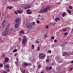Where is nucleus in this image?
I'll list each match as a JSON object with an SVG mask.
<instances>
[{"mask_svg": "<svg viewBox=\"0 0 73 73\" xmlns=\"http://www.w3.org/2000/svg\"><path fill=\"white\" fill-rule=\"evenodd\" d=\"M50 8V7H46L44 9L42 10H41L39 11H38V13H45L47 12L48 9H49Z\"/></svg>", "mask_w": 73, "mask_h": 73, "instance_id": "f257e3e1", "label": "nucleus"}, {"mask_svg": "<svg viewBox=\"0 0 73 73\" xmlns=\"http://www.w3.org/2000/svg\"><path fill=\"white\" fill-rule=\"evenodd\" d=\"M23 39L22 40V44L23 45L25 46V45H26L27 43L26 42L27 41V38L26 36H23Z\"/></svg>", "mask_w": 73, "mask_h": 73, "instance_id": "f03ea898", "label": "nucleus"}, {"mask_svg": "<svg viewBox=\"0 0 73 73\" xmlns=\"http://www.w3.org/2000/svg\"><path fill=\"white\" fill-rule=\"evenodd\" d=\"M9 29L7 28L5 30V31H3L2 32V34L3 36H7V33L9 32Z\"/></svg>", "mask_w": 73, "mask_h": 73, "instance_id": "7ed1b4c3", "label": "nucleus"}, {"mask_svg": "<svg viewBox=\"0 0 73 73\" xmlns=\"http://www.w3.org/2000/svg\"><path fill=\"white\" fill-rule=\"evenodd\" d=\"M32 24L31 23H26V27L28 28V29H31L33 27L32 26Z\"/></svg>", "mask_w": 73, "mask_h": 73, "instance_id": "20e7f679", "label": "nucleus"}, {"mask_svg": "<svg viewBox=\"0 0 73 73\" xmlns=\"http://www.w3.org/2000/svg\"><path fill=\"white\" fill-rule=\"evenodd\" d=\"M39 57L40 59H41L42 60L44 59L45 57H46V55L43 54H42V53L41 54L40 53H39Z\"/></svg>", "mask_w": 73, "mask_h": 73, "instance_id": "39448f33", "label": "nucleus"}, {"mask_svg": "<svg viewBox=\"0 0 73 73\" xmlns=\"http://www.w3.org/2000/svg\"><path fill=\"white\" fill-rule=\"evenodd\" d=\"M25 34L24 31L22 29L21 31H19V35H23Z\"/></svg>", "mask_w": 73, "mask_h": 73, "instance_id": "423d86ee", "label": "nucleus"}, {"mask_svg": "<svg viewBox=\"0 0 73 73\" xmlns=\"http://www.w3.org/2000/svg\"><path fill=\"white\" fill-rule=\"evenodd\" d=\"M61 19L59 17H57L55 19V21H56V22H58L59 21H60Z\"/></svg>", "mask_w": 73, "mask_h": 73, "instance_id": "0eeeda50", "label": "nucleus"}, {"mask_svg": "<svg viewBox=\"0 0 73 73\" xmlns=\"http://www.w3.org/2000/svg\"><path fill=\"white\" fill-rule=\"evenodd\" d=\"M63 56H68L69 55L68 54V53H67L66 52H64L63 53Z\"/></svg>", "mask_w": 73, "mask_h": 73, "instance_id": "6e6552de", "label": "nucleus"}, {"mask_svg": "<svg viewBox=\"0 0 73 73\" xmlns=\"http://www.w3.org/2000/svg\"><path fill=\"white\" fill-rule=\"evenodd\" d=\"M5 60H4V62H8L9 60V58L7 57L5 58Z\"/></svg>", "mask_w": 73, "mask_h": 73, "instance_id": "1a4fd4ad", "label": "nucleus"}, {"mask_svg": "<svg viewBox=\"0 0 73 73\" xmlns=\"http://www.w3.org/2000/svg\"><path fill=\"white\" fill-rule=\"evenodd\" d=\"M13 30H14V29H13V28H11L10 29V31L9 32V34H11L12 32H13Z\"/></svg>", "mask_w": 73, "mask_h": 73, "instance_id": "9d476101", "label": "nucleus"}, {"mask_svg": "<svg viewBox=\"0 0 73 73\" xmlns=\"http://www.w3.org/2000/svg\"><path fill=\"white\" fill-rule=\"evenodd\" d=\"M23 64L25 66H29V64L27 62H24L23 63Z\"/></svg>", "mask_w": 73, "mask_h": 73, "instance_id": "9b49d317", "label": "nucleus"}, {"mask_svg": "<svg viewBox=\"0 0 73 73\" xmlns=\"http://www.w3.org/2000/svg\"><path fill=\"white\" fill-rule=\"evenodd\" d=\"M19 25L17 24H15V27L16 29H17L19 28Z\"/></svg>", "mask_w": 73, "mask_h": 73, "instance_id": "f8f14e48", "label": "nucleus"}, {"mask_svg": "<svg viewBox=\"0 0 73 73\" xmlns=\"http://www.w3.org/2000/svg\"><path fill=\"white\" fill-rule=\"evenodd\" d=\"M31 8V6L29 5H27L24 7L25 9H29Z\"/></svg>", "mask_w": 73, "mask_h": 73, "instance_id": "ddd939ff", "label": "nucleus"}, {"mask_svg": "<svg viewBox=\"0 0 73 73\" xmlns=\"http://www.w3.org/2000/svg\"><path fill=\"white\" fill-rule=\"evenodd\" d=\"M1 24L3 26H4V25H5V20H4L3 21V22Z\"/></svg>", "mask_w": 73, "mask_h": 73, "instance_id": "4468645a", "label": "nucleus"}, {"mask_svg": "<svg viewBox=\"0 0 73 73\" xmlns=\"http://www.w3.org/2000/svg\"><path fill=\"white\" fill-rule=\"evenodd\" d=\"M17 12H18V13H21V14H22V13L23 12L22 10H18L17 11Z\"/></svg>", "mask_w": 73, "mask_h": 73, "instance_id": "2eb2a0df", "label": "nucleus"}, {"mask_svg": "<svg viewBox=\"0 0 73 73\" xmlns=\"http://www.w3.org/2000/svg\"><path fill=\"white\" fill-rule=\"evenodd\" d=\"M23 73H29L28 71H25V69H23L22 70Z\"/></svg>", "mask_w": 73, "mask_h": 73, "instance_id": "dca6fc26", "label": "nucleus"}, {"mask_svg": "<svg viewBox=\"0 0 73 73\" xmlns=\"http://www.w3.org/2000/svg\"><path fill=\"white\" fill-rule=\"evenodd\" d=\"M16 23H18L20 21V19L19 18H16L15 20Z\"/></svg>", "mask_w": 73, "mask_h": 73, "instance_id": "f3484780", "label": "nucleus"}, {"mask_svg": "<svg viewBox=\"0 0 73 73\" xmlns=\"http://www.w3.org/2000/svg\"><path fill=\"white\" fill-rule=\"evenodd\" d=\"M32 11H29L27 12V14H28V15H30L31 14H32Z\"/></svg>", "mask_w": 73, "mask_h": 73, "instance_id": "a211bd4d", "label": "nucleus"}, {"mask_svg": "<svg viewBox=\"0 0 73 73\" xmlns=\"http://www.w3.org/2000/svg\"><path fill=\"white\" fill-rule=\"evenodd\" d=\"M13 7L9 6V7H8L6 8V9H8L9 8L10 9H11Z\"/></svg>", "mask_w": 73, "mask_h": 73, "instance_id": "6ab92c4d", "label": "nucleus"}, {"mask_svg": "<svg viewBox=\"0 0 73 73\" xmlns=\"http://www.w3.org/2000/svg\"><path fill=\"white\" fill-rule=\"evenodd\" d=\"M65 14H66V12H64L62 15V17H65Z\"/></svg>", "mask_w": 73, "mask_h": 73, "instance_id": "aec40b11", "label": "nucleus"}, {"mask_svg": "<svg viewBox=\"0 0 73 73\" xmlns=\"http://www.w3.org/2000/svg\"><path fill=\"white\" fill-rule=\"evenodd\" d=\"M62 31L63 32H66V28L63 29Z\"/></svg>", "mask_w": 73, "mask_h": 73, "instance_id": "412c9836", "label": "nucleus"}, {"mask_svg": "<svg viewBox=\"0 0 73 73\" xmlns=\"http://www.w3.org/2000/svg\"><path fill=\"white\" fill-rule=\"evenodd\" d=\"M40 47L39 46H38L37 48V49L36 50V52H37V51H39V50H40Z\"/></svg>", "mask_w": 73, "mask_h": 73, "instance_id": "4be33fe9", "label": "nucleus"}, {"mask_svg": "<svg viewBox=\"0 0 73 73\" xmlns=\"http://www.w3.org/2000/svg\"><path fill=\"white\" fill-rule=\"evenodd\" d=\"M17 51V49L15 48L14 50L13 51V52H16Z\"/></svg>", "mask_w": 73, "mask_h": 73, "instance_id": "5701e85b", "label": "nucleus"}, {"mask_svg": "<svg viewBox=\"0 0 73 73\" xmlns=\"http://www.w3.org/2000/svg\"><path fill=\"white\" fill-rule=\"evenodd\" d=\"M68 35V33L67 32H65L64 34V36H67Z\"/></svg>", "mask_w": 73, "mask_h": 73, "instance_id": "b1692460", "label": "nucleus"}, {"mask_svg": "<svg viewBox=\"0 0 73 73\" xmlns=\"http://www.w3.org/2000/svg\"><path fill=\"white\" fill-rule=\"evenodd\" d=\"M41 67V65L40 64H39L38 67V68H40Z\"/></svg>", "mask_w": 73, "mask_h": 73, "instance_id": "393cba45", "label": "nucleus"}, {"mask_svg": "<svg viewBox=\"0 0 73 73\" xmlns=\"http://www.w3.org/2000/svg\"><path fill=\"white\" fill-rule=\"evenodd\" d=\"M32 48L33 49H34L35 48V45L33 44L32 45Z\"/></svg>", "mask_w": 73, "mask_h": 73, "instance_id": "a878e982", "label": "nucleus"}, {"mask_svg": "<svg viewBox=\"0 0 73 73\" xmlns=\"http://www.w3.org/2000/svg\"><path fill=\"white\" fill-rule=\"evenodd\" d=\"M57 73H61V70H59L58 71H57L56 72Z\"/></svg>", "mask_w": 73, "mask_h": 73, "instance_id": "bb28decb", "label": "nucleus"}, {"mask_svg": "<svg viewBox=\"0 0 73 73\" xmlns=\"http://www.w3.org/2000/svg\"><path fill=\"white\" fill-rule=\"evenodd\" d=\"M5 67L6 68H7V69H9V66H8V65H6L5 66Z\"/></svg>", "mask_w": 73, "mask_h": 73, "instance_id": "cd10ccee", "label": "nucleus"}, {"mask_svg": "<svg viewBox=\"0 0 73 73\" xmlns=\"http://www.w3.org/2000/svg\"><path fill=\"white\" fill-rule=\"evenodd\" d=\"M32 25L34 26L35 25V24H36V22H33L32 23Z\"/></svg>", "mask_w": 73, "mask_h": 73, "instance_id": "c85d7f7f", "label": "nucleus"}, {"mask_svg": "<svg viewBox=\"0 0 73 73\" xmlns=\"http://www.w3.org/2000/svg\"><path fill=\"white\" fill-rule=\"evenodd\" d=\"M69 8H70V9H72V8H73V7H72V6H69Z\"/></svg>", "mask_w": 73, "mask_h": 73, "instance_id": "c756f323", "label": "nucleus"}, {"mask_svg": "<svg viewBox=\"0 0 73 73\" xmlns=\"http://www.w3.org/2000/svg\"><path fill=\"white\" fill-rule=\"evenodd\" d=\"M67 11L69 13H71V11L69 10H68Z\"/></svg>", "mask_w": 73, "mask_h": 73, "instance_id": "7c9ffc66", "label": "nucleus"}, {"mask_svg": "<svg viewBox=\"0 0 73 73\" xmlns=\"http://www.w3.org/2000/svg\"><path fill=\"white\" fill-rule=\"evenodd\" d=\"M49 70H51L52 69V67L50 66H49Z\"/></svg>", "mask_w": 73, "mask_h": 73, "instance_id": "2f4dec72", "label": "nucleus"}, {"mask_svg": "<svg viewBox=\"0 0 73 73\" xmlns=\"http://www.w3.org/2000/svg\"><path fill=\"white\" fill-rule=\"evenodd\" d=\"M49 70V67L47 66L46 67V70Z\"/></svg>", "mask_w": 73, "mask_h": 73, "instance_id": "473e14b6", "label": "nucleus"}, {"mask_svg": "<svg viewBox=\"0 0 73 73\" xmlns=\"http://www.w3.org/2000/svg\"><path fill=\"white\" fill-rule=\"evenodd\" d=\"M46 61L47 62H48V63L49 62V60L48 59H46Z\"/></svg>", "mask_w": 73, "mask_h": 73, "instance_id": "72a5a7b5", "label": "nucleus"}, {"mask_svg": "<svg viewBox=\"0 0 73 73\" xmlns=\"http://www.w3.org/2000/svg\"><path fill=\"white\" fill-rule=\"evenodd\" d=\"M45 27L46 29H48L49 28V26L46 25L45 26Z\"/></svg>", "mask_w": 73, "mask_h": 73, "instance_id": "f704fd0d", "label": "nucleus"}, {"mask_svg": "<svg viewBox=\"0 0 73 73\" xmlns=\"http://www.w3.org/2000/svg\"><path fill=\"white\" fill-rule=\"evenodd\" d=\"M15 15H18V13H17V11H15Z\"/></svg>", "mask_w": 73, "mask_h": 73, "instance_id": "c9c22d12", "label": "nucleus"}, {"mask_svg": "<svg viewBox=\"0 0 73 73\" xmlns=\"http://www.w3.org/2000/svg\"><path fill=\"white\" fill-rule=\"evenodd\" d=\"M36 42L37 44H38L39 43V42L38 41V40H36Z\"/></svg>", "mask_w": 73, "mask_h": 73, "instance_id": "e433bc0d", "label": "nucleus"}, {"mask_svg": "<svg viewBox=\"0 0 73 73\" xmlns=\"http://www.w3.org/2000/svg\"><path fill=\"white\" fill-rule=\"evenodd\" d=\"M51 38L52 39H54V36H51Z\"/></svg>", "mask_w": 73, "mask_h": 73, "instance_id": "4c0bfd02", "label": "nucleus"}, {"mask_svg": "<svg viewBox=\"0 0 73 73\" xmlns=\"http://www.w3.org/2000/svg\"><path fill=\"white\" fill-rule=\"evenodd\" d=\"M9 71H10V70H9L8 69H7V72H9Z\"/></svg>", "mask_w": 73, "mask_h": 73, "instance_id": "58836bf2", "label": "nucleus"}, {"mask_svg": "<svg viewBox=\"0 0 73 73\" xmlns=\"http://www.w3.org/2000/svg\"><path fill=\"white\" fill-rule=\"evenodd\" d=\"M48 52H49V53H52V51H51V50H48Z\"/></svg>", "mask_w": 73, "mask_h": 73, "instance_id": "ea45409f", "label": "nucleus"}, {"mask_svg": "<svg viewBox=\"0 0 73 73\" xmlns=\"http://www.w3.org/2000/svg\"><path fill=\"white\" fill-rule=\"evenodd\" d=\"M3 66V64L1 63L0 64V67H2Z\"/></svg>", "mask_w": 73, "mask_h": 73, "instance_id": "a19ab883", "label": "nucleus"}, {"mask_svg": "<svg viewBox=\"0 0 73 73\" xmlns=\"http://www.w3.org/2000/svg\"><path fill=\"white\" fill-rule=\"evenodd\" d=\"M54 42H57V40L56 39H55L54 40Z\"/></svg>", "mask_w": 73, "mask_h": 73, "instance_id": "79ce46f5", "label": "nucleus"}, {"mask_svg": "<svg viewBox=\"0 0 73 73\" xmlns=\"http://www.w3.org/2000/svg\"><path fill=\"white\" fill-rule=\"evenodd\" d=\"M17 53H15L14 54V56L15 57H16V56H17Z\"/></svg>", "mask_w": 73, "mask_h": 73, "instance_id": "37998d69", "label": "nucleus"}, {"mask_svg": "<svg viewBox=\"0 0 73 73\" xmlns=\"http://www.w3.org/2000/svg\"><path fill=\"white\" fill-rule=\"evenodd\" d=\"M36 23L37 24H39V23H40V21H36Z\"/></svg>", "mask_w": 73, "mask_h": 73, "instance_id": "c03bdc74", "label": "nucleus"}, {"mask_svg": "<svg viewBox=\"0 0 73 73\" xmlns=\"http://www.w3.org/2000/svg\"><path fill=\"white\" fill-rule=\"evenodd\" d=\"M70 70H73V68L72 67H70Z\"/></svg>", "mask_w": 73, "mask_h": 73, "instance_id": "a18cd8bd", "label": "nucleus"}, {"mask_svg": "<svg viewBox=\"0 0 73 73\" xmlns=\"http://www.w3.org/2000/svg\"><path fill=\"white\" fill-rule=\"evenodd\" d=\"M30 10H31L30 9H28L27 10V12H29L30 11Z\"/></svg>", "mask_w": 73, "mask_h": 73, "instance_id": "49530a36", "label": "nucleus"}, {"mask_svg": "<svg viewBox=\"0 0 73 73\" xmlns=\"http://www.w3.org/2000/svg\"><path fill=\"white\" fill-rule=\"evenodd\" d=\"M19 41H21V38H19Z\"/></svg>", "mask_w": 73, "mask_h": 73, "instance_id": "de8ad7c7", "label": "nucleus"}, {"mask_svg": "<svg viewBox=\"0 0 73 73\" xmlns=\"http://www.w3.org/2000/svg\"><path fill=\"white\" fill-rule=\"evenodd\" d=\"M27 33H29L30 32V30L27 31Z\"/></svg>", "mask_w": 73, "mask_h": 73, "instance_id": "09e8293b", "label": "nucleus"}, {"mask_svg": "<svg viewBox=\"0 0 73 73\" xmlns=\"http://www.w3.org/2000/svg\"><path fill=\"white\" fill-rule=\"evenodd\" d=\"M56 24V23H54V24H52L53 25H54V26L55 24Z\"/></svg>", "mask_w": 73, "mask_h": 73, "instance_id": "8fccbe9b", "label": "nucleus"}, {"mask_svg": "<svg viewBox=\"0 0 73 73\" xmlns=\"http://www.w3.org/2000/svg\"><path fill=\"white\" fill-rule=\"evenodd\" d=\"M15 64H18V62H15Z\"/></svg>", "mask_w": 73, "mask_h": 73, "instance_id": "3c124183", "label": "nucleus"}, {"mask_svg": "<svg viewBox=\"0 0 73 73\" xmlns=\"http://www.w3.org/2000/svg\"><path fill=\"white\" fill-rule=\"evenodd\" d=\"M47 36H48V35H45V37H47Z\"/></svg>", "mask_w": 73, "mask_h": 73, "instance_id": "603ef678", "label": "nucleus"}, {"mask_svg": "<svg viewBox=\"0 0 73 73\" xmlns=\"http://www.w3.org/2000/svg\"><path fill=\"white\" fill-rule=\"evenodd\" d=\"M16 60L17 61H19V58H16Z\"/></svg>", "mask_w": 73, "mask_h": 73, "instance_id": "864d4df0", "label": "nucleus"}, {"mask_svg": "<svg viewBox=\"0 0 73 73\" xmlns=\"http://www.w3.org/2000/svg\"><path fill=\"white\" fill-rule=\"evenodd\" d=\"M3 56V58H4V57H5V55L4 54Z\"/></svg>", "mask_w": 73, "mask_h": 73, "instance_id": "5fc2aeb1", "label": "nucleus"}, {"mask_svg": "<svg viewBox=\"0 0 73 73\" xmlns=\"http://www.w3.org/2000/svg\"><path fill=\"white\" fill-rule=\"evenodd\" d=\"M3 73H7V72H6L5 71H4V72H3Z\"/></svg>", "mask_w": 73, "mask_h": 73, "instance_id": "6e6d98bb", "label": "nucleus"}, {"mask_svg": "<svg viewBox=\"0 0 73 73\" xmlns=\"http://www.w3.org/2000/svg\"><path fill=\"white\" fill-rule=\"evenodd\" d=\"M38 17H40V14L38 15Z\"/></svg>", "mask_w": 73, "mask_h": 73, "instance_id": "4d7b16f0", "label": "nucleus"}, {"mask_svg": "<svg viewBox=\"0 0 73 73\" xmlns=\"http://www.w3.org/2000/svg\"><path fill=\"white\" fill-rule=\"evenodd\" d=\"M71 62L72 64H73V60H72Z\"/></svg>", "mask_w": 73, "mask_h": 73, "instance_id": "13d9d810", "label": "nucleus"}, {"mask_svg": "<svg viewBox=\"0 0 73 73\" xmlns=\"http://www.w3.org/2000/svg\"><path fill=\"white\" fill-rule=\"evenodd\" d=\"M12 1H16V0H11Z\"/></svg>", "mask_w": 73, "mask_h": 73, "instance_id": "bf43d9fd", "label": "nucleus"}, {"mask_svg": "<svg viewBox=\"0 0 73 73\" xmlns=\"http://www.w3.org/2000/svg\"><path fill=\"white\" fill-rule=\"evenodd\" d=\"M47 58H49V56H47Z\"/></svg>", "mask_w": 73, "mask_h": 73, "instance_id": "052dcab7", "label": "nucleus"}, {"mask_svg": "<svg viewBox=\"0 0 73 73\" xmlns=\"http://www.w3.org/2000/svg\"><path fill=\"white\" fill-rule=\"evenodd\" d=\"M51 46H53V44H51Z\"/></svg>", "mask_w": 73, "mask_h": 73, "instance_id": "680f3d73", "label": "nucleus"}, {"mask_svg": "<svg viewBox=\"0 0 73 73\" xmlns=\"http://www.w3.org/2000/svg\"><path fill=\"white\" fill-rule=\"evenodd\" d=\"M59 56H58V57H57V58H58V60L59 59Z\"/></svg>", "mask_w": 73, "mask_h": 73, "instance_id": "e2e57ef3", "label": "nucleus"}, {"mask_svg": "<svg viewBox=\"0 0 73 73\" xmlns=\"http://www.w3.org/2000/svg\"><path fill=\"white\" fill-rule=\"evenodd\" d=\"M40 73H44V72H43L42 71Z\"/></svg>", "mask_w": 73, "mask_h": 73, "instance_id": "0e129e2a", "label": "nucleus"}, {"mask_svg": "<svg viewBox=\"0 0 73 73\" xmlns=\"http://www.w3.org/2000/svg\"><path fill=\"white\" fill-rule=\"evenodd\" d=\"M26 21H27V22H28V20H27V19H26Z\"/></svg>", "mask_w": 73, "mask_h": 73, "instance_id": "69168bd1", "label": "nucleus"}, {"mask_svg": "<svg viewBox=\"0 0 73 73\" xmlns=\"http://www.w3.org/2000/svg\"><path fill=\"white\" fill-rule=\"evenodd\" d=\"M68 42H66V44H68Z\"/></svg>", "mask_w": 73, "mask_h": 73, "instance_id": "338daca9", "label": "nucleus"}, {"mask_svg": "<svg viewBox=\"0 0 73 73\" xmlns=\"http://www.w3.org/2000/svg\"><path fill=\"white\" fill-rule=\"evenodd\" d=\"M1 43H2V42H3V41H1Z\"/></svg>", "mask_w": 73, "mask_h": 73, "instance_id": "774afa93", "label": "nucleus"}]
</instances>
